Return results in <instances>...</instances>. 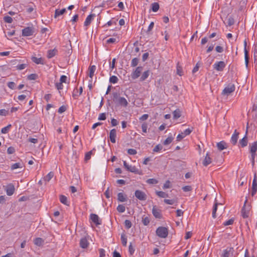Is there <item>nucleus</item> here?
<instances>
[{"instance_id":"f257e3e1","label":"nucleus","mask_w":257,"mask_h":257,"mask_svg":"<svg viewBox=\"0 0 257 257\" xmlns=\"http://www.w3.org/2000/svg\"><path fill=\"white\" fill-rule=\"evenodd\" d=\"M113 96V101L119 104V105L123 107H126L128 105V101L126 99L123 97H121L119 96V94L117 92H114L112 94Z\"/></svg>"},{"instance_id":"f03ea898","label":"nucleus","mask_w":257,"mask_h":257,"mask_svg":"<svg viewBox=\"0 0 257 257\" xmlns=\"http://www.w3.org/2000/svg\"><path fill=\"white\" fill-rule=\"evenodd\" d=\"M156 232V234L161 238H166L168 235V230L165 227H159Z\"/></svg>"},{"instance_id":"7ed1b4c3","label":"nucleus","mask_w":257,"mask_h":257,"mask_svg":"<svg viewBox=\"0 0 257 257\" xmlns=\"http://www.w3.org/2000/svg\"><path fill=\"white\" fill-rule=\"evenodd\" d=\"M235 90V85L233 84H229L223 90L222 94L228 96Z\"/></svg>"},{"instance_id":"20e7f679","label":"nucleus","mask_w":257,"mask_h":257,"mask_svg":"<svg viewBox=\"0 0 257 257\" xmlns=\"http://www.w3.org/2000/svg\"><path fill=\"white\" fill-rule=\"evenodd\" d=\"M213 68L218 71H222L225 67V64L223 61L217 62L213 65Z\"/></svg>"},{"instance_id":"39448f33","label":"nucleus","mask_w":257,"mask_h":257,"mask_svg":"<svg viewBox=\"0 0 257 257\" xmlns=\"http://www.w3.org/2000/svg\"><path fill=\"white\" fill-rule=\"evenodd\" d=\"M34 33L33 27H28L22 30V35L23 36H30L33 35Z\"/></svg>"},{"instance_id":"423d86ee","label":"nucleus","mask_w":257,"mask_h":257,"mask_svg":"<svg viewBox=\"0 0 257 257\" xmlns=\"http://www.w3.org/2000/svg\"><path fill=\"white\" fill-rule=\"evenodd\" d=\"M135 196L140 200H146L147 199V195L145 192L140 190H137L135 193Z\"/></svg>"},{"instance_id":"0eeeda50","label":"nucleus","mask_w":257,"mask_h":257,"mask_svg":"<svg viewBox=\"0 0 257 257\" xmlns=\"http://www.w3.org/2000/svg\"><path fill=\"white\" fill-rule=\"evenodd\" d=\"M143 70V67L138 66L137 67L136 70L132 73L131 76L133 79L138 78L141 74V72Z\"/></svg>"},{"instance_id":"6e6552de","label":"nucleus","mask_w":257,"mask_h":257,"mask_svg":"<svg viewBox=\"0 0 257 257\" xmlns=\"http://www.w3.org/2000/svg\"><path fill=\"white\" fill-rule=\"evenodd\" d=\"M247 202V200H245L244 202V206L241 209V215L243 218H245L248 217L249 213V207H245V204Z\"/></svg>"},{"instance_id":"1a4fd4ad","label":"nucleus","mask_w":257,"mask_h":257,"mask_svg":"<svg viewBox=\"0 0 257 257\" xmlns=\"http://www.w3.org/2000/svg\"><path fill=\"white\" fill-rule=\"evenodd\" d=\"M257 191V182H256V173L254 175V177L252 184L251 188V195L253 196L256 193Z\"/></svg>"},{"instance_id":"9d476101","label":"nucleus","mask_w":257,"mask_h":257,"mask_svg":"<svg viewBox=\"0 0 257 257\" xmlns=\"http://www.w3.org/2000/svg\"><path fill=\"white\" fill-rule=\"evenodd\" d=\"M123 166L128 171L136 174L138 173L139 171L135 166H130L125 161H123Z\"/></svg>"},{"instance_id":"9b49d317","label":"nucleus","mask_w":257,"mask_h":257,"mask_svg":"<svg viewBox=\"0 0 257 257\" xmlns=\"http://www.w3.org/2000/svg\"><path fill=\"white\" fill-rule=\"evenodd\" d=\"M152 213L153 215L157 218H161V211L158 209L156 206H154L152 209Z\"/></svg>"},{"instance_id":"f8f14e48","label":"nucleus","mask_w":257,"mask_h":257,"mask_svg":"<svg viewBox=\"0 0 257 257\" xmlns=\"http://www.w3.org/2000/svg\"><path fill=\"white\" fill-rule=\"evenodd\" d=\"M90 219L96 225L101 224V221L98 216L95 214H90Z\"/></svg>"},{"instance_id":"ddd939ff","label":"nucleus","mask_w":257,"mask_h":257,"mask_svg":"<svg viewBox=\"0 0 257 257\" xmlns=\"http://www.w3.org/2000/svg\"><path fill=\"white\" fill-rule=\"evenodd\" d=\"M6 191L8 196L12 195L15 191V187L12 184H9L6 186Z\"/></svg>"},{"instance_id":"4468645a","label":"nucleus","mask_w":257,"mask_h":257,"mask_svg":"<svg viewBox=\"0 0 257 257\" xmlns=\"http://www.w3.org/2000/svg\"><path fill=\"white\" fill-rule=\"evenodd\" d=\"M116 137V130L114 129V128L112 129L110 131V133H109V138H110V140L111 143H115V142H116V141H115Z\"/></svg>"},{"instance_id":"2eb2a0df","label":"nucleus","mask_w":257,"mask_h":257,"mask_svg":"<svg viewBox=\"0 0 257 257\" xmlns=\"http://www.w3.org/2000/svg\"><path fill=\"white\" fill-rule=\"evenodd\" d=\"M239 133L236 132V130H235L234 134L232 135L231 138V143L234 145L236 144L238 138Z\"/></svg>"},{"instance_id":"dca6fc26","label":"nucleus","mask_w":257,"mask_h":257,"mask_svg":"<svg viewBox=\"0 0 257 257\" xmlns=\"http://www.w3.org/2000/svg\"><path fill=\"white\" fill-rule=\"evenodd\" d=\"M89 244L87 239L86 237H83L80 241V246L83 248H86Z\"/></svg>"},{"instance_id":"f3484780","label":"nucleus","mask_w":257,"mask_h":257,"mask_svg":"<svg viewBox=\"0 0 257 257\" xmlns=\"http://www.w3.org/2000/svg\"><path fill=\"white\" fill-rule=\"evenodd\" d=\"M247 128H246V131L245 133V136L239 141V143L241 145L242 147H244L247 145Z\"/></svg>"},{"instance_id":"a211bd4d","label":"nucleus","mask_w":257,"mask_h":257,"mask_svg":"<svg viewBox=\"0 0 257 257\" xmlns=\"http://www.w3.org/2000/svg\"><path fill=\"white\" fill-rule=\"evenodd\" d=\"M95 17V14H90L87 16L86 18L85 21L84 22V26H88L89 25L93 19V17Z\"/></svg>"},{"instance_id":"6ab92c4d","label":"nucleus","mask_w":257,"mask_h":257,"mask_svg":"<svg viewBox=\"0 0 257 257\" xmlns=\"http://www.w3.org/2000/svg\"><path fill=\"white\" fill-rule=\"evenodd\" d=\"M211 163V159L209 156L208 154L207 153L203 161V164L204 166H207Z\"/></svg>"},{"instance_id":"aec40b11","label":"nucleus","mask_w":257,"mask_h":257,"mask_svg":"<svg viewBox=\"0 0 257 257\" xmlns=\"http://www.w3.org/2000/svg\"><path fill=\"white\" fill-rule=\"evenodd\" d=\"M32 61L37 64H44V60L42 58H37L33 56L32 57Z\"/></svg>"},{"instance_id":"412c9836","label":"nucleus","mask_w":257,"mask_h":257,"mask_svg":"<svg viewBox=\"0 0 257 257\" xmlns=\"http://www.w3.org/2000/svg\"><path fill=\"white\" fill-rule=\"evenodd\" d=\"M66 12V9H63L61 10L56 9L55 12L54 18H57L60 15H63Z\"/></svg>"},{"instance_id":"4be33fe9","label":"nucleus","mask_w":257,"mask_h":257,"mask_svg":"<svg viewBox=\"0 0 257 257\" xmlns=\"http://www.w3.org/2000/svg\"><path fill=\"white\" fill-rule=\"evenodd\" d=\"M57 52V50L55 49L49 50L48 51L47 57L49 59L53 57L56 54Z\"/></svg>"},{"instance_id":"5701e85b","label":"nucleus","mask_w":257,"mask_h":257,"mask_svg":"<svg viewBox=\"0 0 257 257\" xmlns=\"http://www.w3.org/2000/svg\"><path fill=\"white\" fill-rule=\"evenodd\" d=\"M96 70V66L95 65H92L89 67V76L90 78H92L93 76L94 75V73Z\"/></svg>"},{"instance_id":"b1692460","label":"nucleus","mask_w":257,"mask_h":257,"mask_svg":"<svg viewBox=\"0 0 257 257\" xmlns=\"http://www.w3.org/2000/svg\"><path fill=\"white\" fill-rule=\"evenodd\" d=\"M34 243L35 245L40 246L44 243V240L40 237H38L35 238L34 241Z\"/></svg>"},{"instance_id":"393cba45","label":"nucleus","mask_w":257,"mask_h":257,"mask_svg":"<svg viewBox=\"0 0 257 257\" xmlns=\"http://www.w3.org/2000/svg\"><path fill=\"white\" fill-rule=\"evenodd\" d=\"M149 74H150V71L149 70H147V71H145L142 75L141 78H140V80L142 81H143L144 80H145L148 77V76H149Z\"/></svg>"},{"instance_id":"a878e982","label":"nucleus","mask_w":257,"mask_h":257,"mask_svg":"<svg viewBox=\"0 0 257 257\" xmlns=\"http://www.w3.org/2000/svg\"><path fill=\"white\" fill-rule=\"evenodd\" d=\"M225 146H226V143L223 141H221L219 143H218L217 144V148H218V150H219L220 151H222V150H224V149H225L226 148Z\"/></svg>"},{"instance_id":"bb28decb","label":"nucleus","mask_w":257,"mask_h":257,"mask_svg":"<svg viewBox=\"0 0 257 257\" xmlns=\"http://www.w3.org/2000/svg\"><path fill=\"white\" fill-rule=\"evenodd\" d=\"M257 151V141L254 142L250 146V153H256Z\"/></svg>"},{"instance_id":"cd10ccee","label":"nucleus","mask_w":257,"mask_h":257,"mask_svg":"<svg viewBox=\"0 0 257 257\" xmlns=\"http://www.w3.org/2000/svg\"><path fill=\"white\" fill-rule=\"evenodd\" d=\"M117 199L120 202H124L126 200V197L122 193H118L117 194Z\"/></svg>"},{"instance_id":"c85d7f7f","label":"nucleus","mask_w":257,"mask_h":257,"mask_svg":"<svg viewBox=\"0 0 257 257\" xmlns=\"http://www.w3.org/2000/svg\"><path fill=\"white\" fill-rule=\"evenodd\" d=\"M54 176V173L52 172L49 173L44 178L46 182H49Z\"/></svg>"},{"instance_id":"c756f323","label":"nucleus","mask_w":257,"mask_h":257,"mask_svg":"<svg viewBox=\"0 0 257 257\" xmlns=\"http://www.w3.org/2000/svg\"><path fill=\"white\" fill-rule=\"evenodd\" d=\"M22 164L20 163H16L11 166V170H13L18 168H22Z\"/></svg>"},{"instance_id":"7c9ffc66","label":"nucleus","mask_w":257,"mask_h":257,"mask_svg":"<svg viewBox=\"0 0 257 257\" xmlns=\"http://www.w3.org/2000/svg\"><path fill=\"white\" fill-rule=\"evenodd\" d=\"M156 194L161 198H166L168 197V194L163 191H156Z\"/></svg>"},{"instance_id":"2f4dec72","label":"nucleus","mask_w":257,"mask_h":257,"mask_svg":"<svg viewBox=\"0 0 257 257\" xmlns=\"http://www.w3.org/2000/svg\"><path fill=\"white\" fill-rule=\"evenodd\" d=\"M159 9V5L158 3H154L152 5V10L153 12H156Z\"/></svg>"},{"instance_id":"473e14b6","label":"nucleus","mask_w":257,"mask_h":257,"mask_svg":"<svg viewBox=\"0 0 257 257\" xmlns=\"http://www.w3.org/2000/svg\"><path fill=\"white\" fill-rule=\"evenodd\" d=\"M181 116V111L179 109L175 110L173 112V117L177 119Z\"/></svg>"},{"instance_id":"72a5a7b5","label":"nucleus","mask_w":257,"mask_h":257,"mask_svg":"<svg viewBox=\"0 0 257 257\" xmlns=\"http://www.w3.org/2000/svg\"><path fill=\"white\" fill-rule=\"evenodd\" d=\"M60 202L65 204V205H67V198L66 196H65L64 195H61L60 196Z\"/></svg>"},{"instance_id":"f704fd0d","label":"nucleus","mask_w":257,"mask_h":257,"mask_svg":"<svg viewBox=\"0 0 257 257\" xmlns=\"http://www.w3.org/2000/svg\"><path fill=\"white\" fill-rule=\"evenodd\" d=\"M150 219L147 216H144L142 218V222L144 225H148L150 223Z\"/></svg>"},{"instance_id":"c9c22d12","label":"nucleus","mask_w":257,"mask_h":257,"mask_svg":"<svg viewBox=\"0 0 257 257\" xmlns=\"http://www.w3.org/2000/svg\"><path fill=\"white\" fill-rule=\"evenodd\" d=\"M177 74L179 76H182L183 74L182 68L179 64H178L177 66Z\"/></svg>"},{"instance_id":"e433bc0d","label":"nucleus","mask_w":257,"mask_h":257,"mask_svg":"<svg viewBox=\"0 0 257 257\" xmlns=\"http://www.w3.org/2000/svg\"><path fill=\"white\" fill-rule=\"evenodd\" d=\"M121 240L122 244L123 246H126L127 243V238L125 234H122L121 235Z\"/></svg>"},{"instance_id":"4c0bfd02","label":"nucleus","mask_w":257,"mask_h":257,"mask_svg":"<svg viewBox=\"0 0 257 257\" xmlns=\"http://www.w3.org/2000/svg\"><path fill=\"white\" fill-rule=\"evenodd\" d=\"M125 206L122 204H119L117 207V210L120 213H123L125 211Z\"/></svg>"},{"instance_id":"58836bf2","label":"nucleus","mask_w":257,"mask_h":257,"mask_svg":"<svg viewBox=\"0 0 257 257\" xmlns=\"http://www.w3.org/2000/svg\"><path fill=\"white\" fill-rule=\"evenodd\" d=\"M139 60L137 58H135L132 59L131 62V66L136 67L139 63Z\"/></svg>"},{"instance_id":"ea45409f","label":"nucleus","mask_w":257,"mask_h":257,"mask_svg":"<svg viewBox=\"0 0 257 257\" xmlns=\"http://www.w3.org/2000/svg\"><path fill=\"white\" fill-rule=\"evenodd\" d=\"M118 79L117 77L114 75L111 76L109 78V82L112 83H116L117 82Z\"/></svg>"},{"instance_id":"a19ab883","label":"nucleus","mask_w":257,"mask_h":257,"mask_svg":"<svg viewBox=\"0 0 257 257\" xmlns=\"http://www.w3.org/2000/svg\"><path fill=\"white\" fill-rule=\"evenodd\" d=\"M11 127V124H9L7 126L2 128V129L1 130L2 133H3V134L8 133Z\"/></svg>"},{"instance_id":"79ce46f5","label":"nucleus","mask_w":257,"mask_h":257,"mask_svg":"<svg viewBox=\"0 0 257 257\" xmlns=\"http://www.w3.org/2000/svg\"><path fill=\"white\" fill-rule=\"evenodd\" d=\"M218 203L216 202L213 206V211H212V217L215 218H216V212L217 209Z\"/></svg>"},{"instance_id":"37998d69","label":"nucleus","mask_w":257,"mask_h":257,"mask_svg":"<svg viewBox=\"0 0 257 257\" xmlns=\"http://www.w3.org/2000/svg\"><path fill=\"white\" fill-rule=\"evenodd\" d=\"M244 57H245V65L247 66L248 62H249V56L248 54V51L246 49H245V53H244Z\"/></svg>"},{"instance_id":"c03bdc74","label":"nucleus","mask_w":257,"mask_h":257,"mask_svg":"<svg viewBox=\"0 0 257 257\" xmlns=\"http://www.w3.org/2000/svg\"><path fill=\"white\" fill-rule=\"evenodd\" d=\"M173 138L172 137H169L164 142V145H168L170 144L173 141Z\"/></svg>"},{"instance_id":"a18cd8bd","label":"nucleus","mask_w":257,"mask_h":257,"mask_svg":"<svg viewBox=\"0 0 257 257\" xmlns=\"http://www.w3.org/2000/svg\"><path fill=\"white\" fill-rule=\"evenodd\" d=\"M227 25L229 26H231L233 25L234 23V21L233 18L231 17H229L228 19H227Z\"/></svg>"},{"instance_id":"49530a36","label":"nucleus","mask_w":257,"mask_h":257,"mask_svg":"<svg viewBox=\"0 0 257 257\" xmlns=\"http://www.w3.org/2000/svg\"><path fill=\"white\" fill-rule=\"evenodd\" d=\"M162 149H163V146L159 144V145H157V146H156L154 148L153 152H158L160 151H161Z\"/></svg>"},{"instance_id":"de8ad7c7","label":"nucleus","mask_w":257,"mask_h":257,"mask_svg":"<svg viewBox=\"0 0 257 257\" xmlns=\"http://www.w3.org/2000/svg\"><path fill=\"white\" fill-rule=\"evenodd\" d=\"M92 152H93V151L91 150V151L86 153L85 156V161H87L90 159L91 155L92 154Z\"/></svg>"},{"instance_id":"09e8293b","label":"nucleus","mask_w":257,"mask_h":257,"mask_svg":"<svg viewBox=\"0 0 257 257\" xmlns=\"http://www.w3.org/2000/svg\"><path fill=\"white\" fill-rule=\"evenodd\" d=\"M147 182L150 184H156L158 182L156 179L152 178L148 179Z\"/></svg>"},{"instance_id":"8fccbe9b","label":"nucleus","mask_w":257,"mask_h":257,"mask_svg":"<svg viewBox=\"0 0 257 257\" xmlns=\"http://www.w3.org/2000/svg\"><path fill=\"white\" fill-rule=\"evenodd\" d=\"M124 225L126 228L129 229L132 227V224L131 221L129 220H125L124 221Z\"/></svg>"},{"instance_id":"3c124183","label":"nucleus","mask_w":257,"mask_h":257,"mask_svg":"<svg viewBox=\"0 0 257 257\" xmlns=\"http://www.w3.org/2000/svg\"><path fill=\"white\" fill-rule=\"evenodd\" d=\"M4 20L5 22L8 23H11L13 22V19L10 16H5L4 18Z\"/></svg>"},{"instance_id":"603ef678","label":"nucleus","mask_w":257,"mask_h":257,"mask_svg":"<svg viewBox=\"0 0 257 257\" xmlns=\"http://www.w3.org/2000/svg\"><path fill=\"white\" fill-rule=\"evenodd\" d=\"M164 202L167 204L172 205L175 200L174 199H164Z\"/></svg>"},{"instance_id":"864d4df0","label":"nucleus","mask_w":257,"mask_h":257,"mask_svg":"<svg viewBox=\"0 0 257 257\" xmlns=\"http://www.w3.org/2000/svg\"><path fill=\"white\" fill-rule=\"evenodd\" d=\"M171 182L170 181H167L163 185V189H166L167 188H170L171 187Z\"/></svg>"},{"instance_id":"5fc2aeb1","label":"nucleus","mask_w":257,"mask_h":257,"mask_svg":"<svg viewBox=\"0 0 257 257\" xmlns=\"http://www.w3.org/2000/svg\"><path fill=\"white\" fill-rule=\"evenodd\" d=\"M148 124L146 122H144L142 125V131L146 133L147 132Z\"/></svg>"},{"instance_id":"6e6d98bb","label":"nucleus","mask_w":257,"mask_h":257,"mask_svg":"<svg viewBox=\"0 0 257 257\" xmlns=\"http://www.w3.org/2000/svg\"><path fill=\"white\" fill-rule=\"evenodd\" d=\"M233 222H234V219L233 218H231V219H229L228 220L224 222L223 223V225L225 226L229 225L232 224Z\"/></svg>"},{"instance_id":"4d7b16f0","label":"nucleus","mask_w":257,"mask_h":257,"mask_svg":"<svg viewBox=\"0 0 257 257\" xmlns=\"http://www.w3.org/2000/svg\"><path fill=\"white\" fill-rule=\"evenodd\" d=\"M193 128H188L186 129L185 131H184V132H182L183 134L185 135V136H188L190 134V133L192 132Z\"/></svg>"},{"instance_id":"13d9d810","label":"nucleus","mask_w":257,"mask_h":257,"mask_svg":"<svg viewBox=\"0 0 257 257\" xmlns=\"http://www.w3.org/2000/svg\"><path fill=\"white\" fill-rule=\"evenodd\" d=\"M98 120H104L106 119V115L105 113H101L99 114L98 118Z\"/></svg>"},{"instance_id":"bf43d9fd","label":"nucleus","mask_w":257,"mask_h":257,"mask_svg":"<svg viewBox=\"0 0 257 257\" xmlns=\"http://www.w3.org/2000/svg\"><path fill=\"white\" fill-rule=\"evenodd\" d=\"M182 189L184 192H188L192 190V187L191 186H185L182 187Z\"/></svg>"},{"instance_id":"052dcab7","label":"nucleus","mask_w":257,"mask_h":257,"mask_svg":"<svg viewBox=\"0 0 257 257\" xmlns=\"http://www.w3.org/2000/svg\"><path fill=\"white\" fill-rule=\"evenodd\" d=\"M15 152V149L13 147H10L7 150V152L9 154H12Z\"/></svg>"},{"instance_id":"680f3d73","label":"nucleus","mask_w":257,"mask_h":257,"mask_svg":"<svg viewBox=\"0 0 257 257\" xmlns=\"http://www.w3.org/2000/svg\"><path fill=\"white\" fill-rule=\"evenodd\" d=\"M56 87L57 88L58 90H61L63 89V85L62 84V83L61 82H57L55 84Z\"/></svg>"},{"instance_id":"e2e57ef3","label":"nucleus","mask_w":257,"mask_h":257,"mask_svg":"<svg viewBox=\"0 0 257 257\" xmlns=\"http://www.w3.org/2000/svg\"><path fill=\"white\" fill-rule=\"evenodd\" d=\"M229 251L227 249L223 250L221 257H229Z\"/></svg>"},{"instance_id":"0e129e2a","label":"nucleus","mask_w":257,"mask_h":257,"mask_svg":"<svg viewBox=\"0 0 257 257\" xmlns=\"http://www.w3.org/2000/svg\"><path fill=\"white\" fill-rule=\"evenodd\" d=\"M66 110V107L64 105L61 106L58 109V112L59 113H62Z\"/></svg>"},{"instance_id":"69168bd1","label":"nucleus","mask_w":257,"mask_h":257,"mask_svg":"<svg viewBox=\"0 0 257 257\" xmlns=\"http://www.w3.org/2000/svg\"><path fill=\"white\" fill-rule=\"evenodd\" d=\"M127 153L130 155H135L137 154V151L134 149H129L127 150Z\"/></svg>"},{"instance_id":"338daca9","label":"nucleus","mask_w":257,"mask_h":257,"mask_svg":"<svg viewBox=\"0 0 257 257\" xmlns=\"http://www.w3.org/2000/svg\"><path fill=\"white\" fill-rule=\"evenodd\" d=\"M37 75L36 74H31L28 76L29 80H35L37 78Z\"/></svg>"},{"instance_id":"774afa93","label":"nucleus","mask_w":257,"mask_h":257,"mask_svg":"<svg viewBox=\"0 0 257 257\" xmlns=\"http://www.w3.org/2000/svg\"><path fill=\"white\" fill-rule=\"evenodd\" d=\"M67 76L65 75H62L60 79V82L61 83H66L67 80Z\"/></svg>"}]
</instances>
